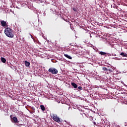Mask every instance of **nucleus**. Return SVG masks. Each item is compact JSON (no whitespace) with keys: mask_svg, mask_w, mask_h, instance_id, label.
<instances>
[{"mask_svg":"<svg viewBox=\"0 0 127 127\" xmlns=\"http://www.w3.org/2000/svg\"><path fill=\"white\" fill-rule=\"evenodd\" d=\"M4 33L7 37H9L10 38H13V37H14L13 30L10 29V28H5L4 30Z\"/></svg>","mask_w":127,"mask_h":127,"instance_id":"1","label":"nucleus"},{"mask_svg":"<svg viewBox=\"0 0 127 127\" xmlns=\"http://www.w3.org/2000/svg\"><path fill=\"white\" fill-rule=\"evenodd\" d=\"M51 118L54 121H55V122L59 123V124L62 123V120L59 118V117L56 114H52V115L51 116Z\"/></svg>","mask_w":127,"mask_h":127,"instance_id":"2","label":"nucleus"},{"mask_svg":"<svg viewBox=\"0 0 127 127\" xmlns=\"http://www.w3.org/2000/svg\"><path fill=\"white\" fill-rule=\"evenodd\" d=\"M48 72L50 73H52L54 75H56V74H58V70L55 68L51 67L49 69Z\"/></svg>","mask_w":127,"mask_h":127,"instance_id":"3","label":"nucleus"},{"mask_svg":"<svg viewBox=\"0 0 127 127\" xmlns=\"http://www.w3.org/2000/svg\"><path fill=\"white\" fill-rule=\"evenodd\" d=\"M0 23L1 26H3V27H5V26H7V24L6 23V22L4 20H0Z\"/></svg>","mask_w":127,"mask_h":127,"instance_id":"4","label":"nucleus"},{"mask_svg":"<svg viewBox=\"0 0 127 127\" xmlns=\"http://www.w3.org/2000/svg\"><path fill=\"white\" fill-rule=\"evenodd\" d=\"M71 86H72L74 89H77V88H78V85L77 84L74 82H71Z\"/></svg>","mask_w":127,"mask_h":127,"instance_id":"5","label":"nucleus"},{"mask_svg":"<svg viewBox=\"0 0 127 127\" xmlns=\"http://www.w3.org/2000/svg\"><path fill=\"white\" fill-rule=\"evenodd\" d=\"M12 120L13 121L14 123H15V124H17V123H18L17 118H16V117H13Z\"/></svg>","mask_w":127,"mask_h":127,"instance_id":"6","label":"nucleus"},{"mask_svg":"<svg viewBox=\"0 0 127 127\" xmlns=\"http://www.w3.org/2000/svg\"><path fill=\"white\" fill-rule=\"evenodd\" d=\"M25 65L26 67H29V66H30V63L27 61H25Z\"/></svg>","mask_w":127,"mask_h":127,"instance_id":"7","label":"nucleus"},{"mask_svg":"<svg viewBox=\"0 0 127 127\" xmlns=\"http://www.w3.org/2000/svg\"><path fill=\"white\" fill-rule=\"evenodd\" d=\"M120 55H121V56H123V57H127V54H126L125 53H121L120 54Z\"/></svg>","mask_w":127,"mask_h":127,"instance_id":"8","label":"nucleus"},{"mask_svg":"<svg viewBox=\"0 0 127 127\" xmlns=\"http://www.w3.org/2000/svg\"><path fill=\"white\" fill-rule=\"evenodd\" d=\"M1 61L2 63H5L6 60L4 58H1Z\"/></svg>","mask_w":127,"mask_h":127,"instance_id":"9","label":"nucleus"},{"mask_svg":"<svg viewBox=\"0 0 127 127\" xmlns=\"http://www.w3.org/2000/svg\"><path fill=\"white\" fill-rule=\"evenodd\" d=\"M64 56H65V57H66V58H68V59H72V57H71V56L67 55V54H64Z\"/></svg>","mask_w":127,"mask_h":127,"instance_id":"10","label":"nucleus"},{"mask_svg":"<svg viewBox=\"0 0 127 127\" xmlns=\"http://www.w3.org/2000/svg\"><path fill=\"white\" fill-rule=\"evenodd\" d=\"M40 108H41L42 111L45 110V107H44V105H40Z\"/></svg>","mask_w":127,"mask_h":127,"instance_id":"11","label":"nucleus"},{"mask_svg":"<svg viewBox=\"0 0 127 127\" xmlns=\"http://www.w3.org/2000/svg\"><path fill=\"white\" fill-rule=\"evenodd\" d=\"M99 54H100L101 55H106V54H107V53H105L104 52H100L99 53Z\"/></svg>","mask_w":127,"mask_h":127,"instance_id":"12","label":"nucleus"},{"mask_svg":"<svg viewBox=\"0 0 127 127\" xmlns=\"http://www.w3.org/2000/svg\"><path fill=\"white\" fill-rule=\"evenodd\" d=\"M103 70L104 71H108V69L107 68V67H103Z\"/></svg>","mask_w":127,"mask_h":127,"instance_id":"13","label":"nucleus"},{"mask_svg":"<svg viewBox=\"0 0 127 127\" xmlns=\"http://www.w3.org/2000/svg\"><path fill=\"white\" fill-rule=\"evenodd\" d=\"M78 90H82V87L81 86H79L78 87Z\"/></svg>","mask_w":127,"mask_h":127,"instance_id":"14","label":"nucleus"},{"mask_svg":"<svg viewBox=\"0 0 127 127\" xmlns=\"http://www.w3.org/2000/svg\"><path fill=\"white\" fill-rule=\"evenodd\" d=\"M90 121H94V118H93V117H91L90 118Z\"/></svg>","mask_w":127,"mask_h":127,"instance_id":"15","label":"nucleus"},{"mask_svg":"<svg viewBox=\"0 0 127 127\" xmlns=\"http://www.w3.org/2000/svg\"><path fill=\"white\" fill-rule=\"evenodd\" d=\"M72 9L74 11H77V9H76V8H73Z\"/></svg>","mask_w":127,"mask_h":127,"instance_id":"16","label":"nucleus"},{"mask_svg":"<svg viewBox=\"0 0 127 127\" xmlns=\"http://www.w3.org/2000/svg\"><path fill=\"white\" fill-rule=\"evenodd\" d=\"M39 1H40L41 2H42V0H39Z\"/></svg>","mask_w":127,"mask_h":127,"instance_id":"17","label":"nucleus"},{"mask_svg":"<svg viewBox=\"0 0 127 127\" xmlns=\"http://www.w3.org/2000/svg\"><path fill=\"white\" fill-rule=\"evenodd\" d=\"M95 124H96V123L94 122V124L95 125Z\"/></svg>","mask_w":127,"mask_h":127,"instance_id":"18","label":"nucleus"}]
</instances>
